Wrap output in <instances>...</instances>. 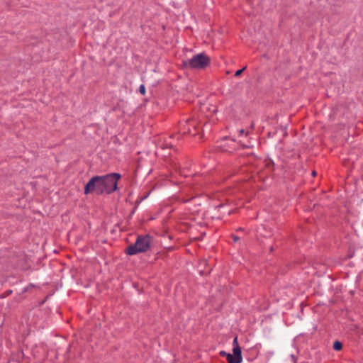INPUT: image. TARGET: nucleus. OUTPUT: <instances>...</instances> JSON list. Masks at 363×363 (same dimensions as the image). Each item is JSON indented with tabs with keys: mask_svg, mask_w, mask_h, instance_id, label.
<instances>
[{
	"mask_svg": "<svg viewBox=\"0 0 363 363\" xmlns=\"http://www.w3.org/2000/svg\"><path fill=\"white\" fill-rule=\"evenodd\" d=\"M228 354H229V353H227V352H225V351H220V355L221 357H227V355H228Z\"/></svg>",
	"mask_w": 363,
	"mask_h": 363,
	"instance_id": "14",
	"label": "nucleus"
},
{
	"mask_svg": "<svg viewBox=\"0 0 363 363\" xmlns=\"http://www.w3.org/2000/svg\"><path fill=\"white\" fill-rule=\"evenodd\" d=\"M231 238L234 242H236L240 240V238L234 234L231 235Z\"/></svg>",
	"mask_w": 363,
	"mask_h": 363,
	"instance_id": "11",
	"label": "nucleus"
},
{
	"mask_svg": "<svg viewBox=\"0 0 363 363\" xmlns=\"http://www.w3.org/2000/svg\"><path fill=\"white\" fill-rule=\"evenodd\" d=\"M311 174H312L313 177H315L317 175V172L315 170H313Z\"/></svg>",
	"mask_w": 363,
	"mask_h": 363,
	"instance_id": "16",
	"label": "nucleus"
},
{
	"mask_svg": "<svg viewBox=\"0 0 363 363\" xmlns=\"http://www.w3.org/2000/svg\"><path fill=\"white\" fill-rule=\"evenodd\" d=\"M139 92L142 94V95H145V93H146V89H145V86L144 84H141L139 87Z\"/></svg>",
	"mask_w": 363,
	"mask_h": 363,
	"instance_id": "9",
	"label": "nucleus"
},
{
	"mask_svg": "<svg viewBox=\"0 0 363 363\" xmlns=\"http://www.w3.org/2000/svg\"><path fill=\"white\" fill-rule=\"evenodd\" d=\"M233 354L229 353L227 355L226 359L228 363H241L242 361L241 348H233Z\"/></svg>",
	"mask_w": 363,
	"mask_h": 363,
	"instance_id": "6",
	"label": "nucleus"
},
{
	"mask_svg": "<svg viewBox=\"0 0 363 363\" xmlns=\"http://www.w3.org/2000/svg\"><path fill=\"white\" fill-rule=\"evenodd\" d=\"M270 164L274 165V162L271 160H270L269 162L267 164V167H269Z\"/></svg>",
	"mask_w": 363,
	"mask_h": 363,
	"instance_id": "17",
	"label": "nucleus"
},
{
	"mask_svg": "<svg viewBox=\"0 0 363 363\" xmlns=\"http://www.w3.org/2000/svg\"><path fill=\"white\" fill-rule=\"evenodd\" d=\"M152 238L147 234L144 235H138L135 242L133 245H128L125 250V253L127 255H135L139 253L145 252L150 247Z\"/></svg>",
	"mask_w": 363,
	"mask_h": 363,
	"instance_id": "1",
	"label": "nucleus"
},
{
	"mask_svg": "<svg viewBox=\"0 0 363 363\" xmlns=\"http://www.w3.org/2000/svg\"><path fill=\"white\" fill-rule=\"evenodd\" d=\"M136 203H140V201H139V200H137Z\"/></svg>",
	"mask_w": 363,
	"mask_h": 363,
	"instance_id": "22",
	"label": "nucleus"
},
{
	"mask_svg": "<svg viewBox=\"0 0 363 363\" xmlns=\"http://www.w3.org/2000/svg\"><path fill=\"white\" fill-rule=\"evenodd\" d=\"M224 141H226V142H230L232 144H235V141L234 140H231V139H229L228 138H225L223 139Z\"/></svg>",
	"mask_w": 363,
	"mask_h": 363,
	"instance_id": "13",
	"label": "nucleus"
},
{
	"mask_svg": "<svg viewBox=\"0 0 363 363\" xmlns=\"http://www.w3.org/2000/svg\"><path fill=\"white\" fill-rule=\"evenodd\" d=\"M104 180L105 193L111 194L118 190V182L121 179V175L119 173H110L101 176Z\"/></svg>",
	"mask_w": 363,
	"mask_h": 363,
	"instance_id": "5",
	"label": "nucleus"
},
{
	"mask_svg": "<svg viewBox=\"0 0 363 363\" xmlns=\"http://www.w3.org/2000/svg\"><path fill=\"white\" fill-rule=\"evenodd\" d=\"M201 127L198 120L194 116L179 122V132L183 135L196 136L200 133Z\"/></svg>",
	"mask_w": 363,
	"mask_h": 363,
	"instance_id": "3",
	"label": "nucleus"
},
{
	"mask_svg": "<svg viewBox=\"0 0 363 363\" xmlns=\"http://www.w3.org/2000/svg\"><path fill=\"white\" fill-rule=\"evenodd\" d=\"M210 65L211 58L204 52L197 54L191 59L182 61V67L190 69H204Z\"/></svg>",
	"mask_w": 363,
	"mask_h": 363,
	"instance_id": "2",
	"label": "nucleus"
},
{
	"mask_svg": "<svg viewBox=\"0 0 363 363\" xmlns=\"http://www.w3.org/2000/svg\"><path fill=\"white\" fill-rule=\"evenodd\" d=\"M103 182L101 176L92 177L84 186V194L86 195L93 193L97 195L106 194Z\"/></svg>",
	"mask_w": 363,
	"mask_h": 363,
	"instance_id": "4",
	"label": "nucleus"
},
{
	"mask_svg": "<svg viewBox=\"0 0 363 363\" xmlns=\"http://www.w3.org/2000/svg\"><path fill=\"white\" fill-rule=\"evenodd\" d=\"M342 348V344L340 341H335L333 344V349L336 351H340Z\"/></svg>",
	"mask_w": 363,
	"mask_h": 363,
	"instance_id": "7",
	"label": "nucleus"
},
{
	"mask_svg": "<svg viewBox=\"0 0 363 363\" xmlns=\"http://www.w3.org/2000/svg\"><path fill=\"white\" fill-rule=\"evenodd\" d=\"M270 251H271V252H272V251H273V247H271V248H270Z\"/></svg>",
	"mask_w": 363,
	"mask_h": 363,
	"instance_id": "21",
	"label": "nucleus"
},
{
	"mask_svg": "<svg viewBox=\"0 0 363 363\" xmlns=\"http://www.w3.org/2000/svg\"><path fill=\"white\" fill-rule=\"evenodd\" d=\"M239 132H240V134L244 133L245 130L243 129H241L240 130H239Z\"/></svg>",
	"mask_w": 363,
	"mask_h": 363,
	"instance_id": "18",
	"label": "nucleus"
},
{
	"mask_svg": "<svg viewBox=\"0 0 363 363\" xmlns=\"http://www.w3.org/2000/svg\"><path fill=\"white\" fill-rule=\"evenodd\" d=\"M243 230V228H239L236 230V231H242Z\"/></svg>",
	"mask_w": 363,
	"mask_h": 363,
	"instance_id": "19",
	"label": "nucleus"
},
{
	"mask_svg": "<svg viewBox=\"0 0 363 363\" xmlns=\"http://www.w3.org/2000/svg\"><path fill=\"white\" fill-rule=\"evenodd\" d=\"M222 150L223 151H230V150H228L227 147H226V145H223V146L220 147Z\"/></svg>",
	"mask_w": 363,
	"mask_h": 363,
	"instance_id": "15",
	"label": "nucleus"
},
{
	"mask_svg": "<svg viewBox=\"0 0 363 363\" xmlns=\"http://www.w3.org/2000/svg\"><path fill=\"white\" fill-rule=\"evenodd\" d=\"M135 209H136V206L133 208V211H132V212H131V214L134 213V212H135Z\"/></svg>",
	"mask_w": 363,
	"mask_h": 363,
	"instance_id": "20",
	"label": "nucleus"
},
{
	"mask_svg": "<svg viewBox=\"0 0 363 363\" xmlns=\"http://www.w3.org/2000/svg\"><path fill=\"white\" fill-rule=\"evenodd\" d=\"M233 348L240 347L238 344V337H235L233 341Z\"/></svg>",
	"mask_w": 363,
	"mask_h": 363,
	"instance_id": "10",
	"label": "nucleus"
},
{
	"mask_svg": "<svg viewBox=\"0 0 363 363\" xmlns=\"http://www.w3.org/2000/svg\"><path fill=\"white\" fill-rule=\"evenodd\" d=\"M34 287H35V285H34V284H30L28 286H27V287H26V288H24V289H23V293H25V292L28 291V289H29V288H34Z\"/></svg>",
	"mask_w": 363,
	"mask_h": 363,
	"instance_id": "12",
	"label": "nucleus"
},
{
	"mask_svg": "<svg viewBox=\"0 0 363 363\" xmlns=\"http://www.w3.org/2000/svg\"><path fill=\"white\" fill-rule=\"evenodd\" d=\"M246 68H247V66H245L243 68H242V69H240L237 70V71L235 72L234 76H235V77H240V76L242 74V72L246 69Z\"/></svg>",
	"mask_w": 363,
	"mask_h": 363,
	"instance_id": "8",
	"label": "nucleus"
}]
</instances>
